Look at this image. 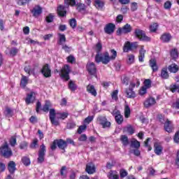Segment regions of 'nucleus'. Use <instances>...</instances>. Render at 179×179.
Masks as SVG:
<instances>
[{
  "mask_svg": "<svg viewBox=\"0 0 179 179\" xmlns=\"http://www.w3.org/2000/svg\"><path fill=\"white\" fill-rule=\"evenodd\" d=\"M110 54H112L110 57L108 52H106L103 56L100 55H96L95 62H96V64H100V62H102L103 65H107L110 61H114V59L117 58V51H115V50H110Z\"/></svg>",
  "mask_w": 179,
  "mask_h": 179,
  "instance_id": "obj_1",
  "label": "nucleus"
},
{
  "mask_svg": "<svg viewBox=\"0 0 179 179\" xmlns=\"http://www.w3.org/2000/svg\"><path fill=\"white\" fill-rule=\"evenodd\" d=\"M0 152L1 156L6 159H9V157L13 155V152H12V149L9 148L8 143H5L4 145L0 148Z\"/></svg>",
  "mask_w": 179,
  "mask_h": 179,
  "instance_id": "obj_2",
  "label": "nucleus"
},
{
  "mask_svg": "<svg viewBox=\"0 0 179 179\" xmlns=\"http://www.w3.org/2000/svg\"><path fill=\"white\" fill-rule=\"evenodd\" d=\"M134 35L136 38L141 40V41H150L151 40L150 37L146 36L145 31L141 29H136L134 30Z\"/></svg>",
  "mask_w": 179,
  "mask_h": 179,
  "instance_id": "obj_3",
  "label": "nucleus"
},
{
  "mask_svg": "<svg viewBox=\"0 0 179 179\" xmlns=\"http://www.w3.org/2000/svg\"><path fill=\"white\" fill-rule=\"evenodd\" d=\"M45 152H47V150L45 149V146L44 144H42L40 146V149L38 152L37 163L38 164H41L42 163H44V160L45 159Z\"/></svg>",
  "mask_w": 179,
  "mask_h": 179,
  "instance_id": "obj_4",
  "label": "nucleus"
},
{
  "mask_svg": "<svg viewBox=\"0 0 179 179\" xmlns=\"http://www.w3.org/2000/svg\"><path fill=\"white\" fill-rule=\"evenodd\" d=\"M69 72H71V69L69 68V65L66 64L64 65L62 69L60 71V76L62 79H64V80H69Z\"/></svg>",
  "mask_w": 179,
  "mask_h": 179,
  "instance_id": "obj_5",
  "label": "nucleus"
},
{
  "mask_svg": "<svg viewBox=\"0 0 179 179\" xmlns=\"http://www.w3.org/2000/svg\"><path fill=\"white\" fill-rule=\"evenodd\" d=\"M41 73L44 78H51V66L48 64H45L41 69Z\"/></svg>",
  "mask_w": 179,
  "mask_h": 179,
  "instance_id": "obj_6",
  "label": "nucleus"
},
{
  "mask_svg": "<svg viewBox=\"0 0 179 179\" xmlns=\"http://www.w3.org/2000/svg\"><path fill=\"white\" fill-rule=\"evenodd\" d=\"M132 31V27L129 24H126L122 28H119L117 31V36L121 34H128Z\"/></svg>",
  "mask_w": 179,
  "mask_h": 179,
  "instance_id": "obj_7",
  "label": "nucleus"
},
{
  "mask_svg": "<svg viewBox=\"0 0 179 179\" xmlns=\"http://www.w3.org/2000/svg\"><path fill=\"white\" fill-rule=\"evenodd\" d=\"M97 121L103 128H110V127H111V122H108L107 117L104 116H99L97 118Z\"/></svg>",
  "mask_w": 179,
  "mask_h": 179,
  "instance_id": "obj_8",
  "label": "nucleus"
},
{
  "mask_svg": "<svg viewBox=\"0 0 179 179\" xmlns=\"http://www.w3.org/2000/svg\"><path fill=\"white\" fill-rule=\"evenodd\" d=\"M55 109L52 108L50 109V115L49 118L50 120V122L52 125H55V127H58L59 125V122L55 119Z\"/></svg>",
  "mask_w": 179,
  "mask_h": 179,
  "instance_id": "obj_9",
  "label": "nucleus"
},
{
  "mask_svg": "<svg viewBox=\"0 0 179 179\" xmlns=\"http://www.w3.org/2000/svg\"><path fill=\"white\" fill-rule=\"evenodd\" d=\"M87 70L89 72L90 75L96 76V73H97V69L96 68V65L94 64V63H88L87 64Z\"/></svg>",
  "mask_w": 179,
  "mask_h": 179,
  "instance_id": "obj_10",
  "label": "nucleus"
},
{
  "mask_svg": "<svg viewBox=\"0 0 179 179\" xmlns=\"http://www.w3.org/2000/svg\"><path fill=\"white\" fill-rule=\"evenodd\" d=\"M31 12L34 17H38V16L43 13V8H41L40 6H36L32 10H31Z\"/></svg>",
  "mask_w": 179,
  "mask_h": 179,
  "instance_id": "obj_11",
  "label": "nucleus"
},
{
  "mask_svg": "<svg viewBox=\"0 0 179 179\" xmlns=\"http://www.w3.org/2000/svg\"><path fill=\"white\" fill-rule=\"evenodd\" d=\"M164 125V128L166 132H169V134H171V132H173L174 127H173L171 121L166 119Z\"/></svg>",
  "mask_w": 179,
  "mask_h": 179,
  "instance_id": "obj_12",
  "label": "nucleus"
},
{
  "mask_svg": "<svg viewBox=\"0 0 179 179\" xmlns=\"http://www.w3.org/2000/svg\"><path fill=\"white\" fill-rule=\"evenodd\" d=\"M115 30V24L109 23L104 27V31L106 34H113Z\"/></svg>",
  "mask_w": 179,
  "mask_h": 179,
  "instance_id": "obj_13",
  "label": "nucleus"
},
{
  "mask_svg": "<svg viewBox=\"0 0 179 179\" xmlns=\"http://www.w3.org/2000/svg\"><path fill=\"white\" fill-rule=\"evenodd\" d=\"M154 152L157 156H160L163 153V145L160 143H154Z\"/></svg>",
  "mask_w": 179,
  "mask_h": 179,
  "instance_id": "obj_14",
  "label": "nucleus"
},
{
  "mask_svg": "<svg viewBox=\"0 0 179 179\" xmlns=\"http://www.w3.org/2000/svg\"><path fill=\"white\" fill-rule=\"evenodd\" d=\"M132 48H136V45H135V43H131L129 41H127L124 45L123 51L124 52H128V51H131Z\"/></svg>",
  "mask_w": 179,
  "mask_h": 179,
  "instance_id": "obj_15",
  "label": "nucleus"
},
{
  "mask_svg": "<svg viewBox=\"0 0 179 179\" xmlns=\"http://www.w3.org/2000/svg\"><path fill=\"white\" fill-rule=\"evenodd\" d=\"M34 94H36L34 92H31L30 94H28L27 95V98L25 99V102L27 104L34 103V101L36 100V96H34Z\"/></svg>",
  "mask_w": 179,
  "mask_h": 179,
  "instance_id": "obj_16",
  "label": "nucleus"
},
{
  "mask_svg": "<svg viewBox=\"0 0 179 179\" xmlns=\"http://www.w3.org/2000/svg\"><path fill=\"white\" fill-rule=\"evenodd\" d=\"M155 104H156V99L152 97L147 99L144 102V106L146 108H149V107H152V106H155Z\"/></svg>",
  "mask_w": 179,
  "mask_h": 179,
  "instance_id": "obj_17",
  "label": "nucleus"
},
{
  "mask_svg": "<svg viewBox=\"0 0 179 179\" xmlns=\"http://www.w3.org/2000/svg\"><path fill=\"white\" fill-rule=\"evenodd\" d=\"M150 68L152 69V72H157L159 71V66H157V62L155 59H151L149 61Z\"/></svg>",
  "mask_w": 179,
  "mask_h": 179,
  "instance_id": "obj_18",
  "label": "nucleus"
},
{
  "mask_svg": "<svg viewBox=\"0 0 179 179\" xmlns=\"http://www.w3.org/2000/svg\"><path fill=\"white\" fill-rule=\"evenodd\" d=\"M8 170L10 174H13L16 171V163L13 161H10L8 165Z\"/></svg>",
  "mask_w": 179,
  "mask_h": 179,
  "instance_id": "obj_19",
  "label": "nucleus"
},
{
  "mask_svg": "<svg viewBox=\"0 0 179 179\" xmlns=\"http://www.w3.org/2000/svg\"><path fill=\"white\" fill-rule=\"evenodd\" d=\"M145 54H146V50L143 48V45L141 46V49L139 50V55H138V61L139 62H143L145 59Z\"/></svg>",
  "mask_w": 179,
  "mask_h": 179,
  "instance_id": "obj_20",
  "label": "nucleus"
},
{
  "mask_svg": "<svg viewBox=\"0 0 179 179\" xmlns=\"http://www.w3.org/2000/svg\"><path fill=\"white\" fill-rule=\"evenodd\" d=\"M125 93L127 94L126 97H127V99H135L136 96L132 88L126 89Z\"/></svg>",
  "mask_w": 179,
  "mask_h": 179,
  "instance_id": "obj_21",
  "label": "nucleus"
},
{
  "mask_svg": "<svg viewBox=\"0 0 179 179\" xmlns=\"http://www.w3.org/2000/svg\"><path fill=\"white\" fill-rule=\"evenodd\" d=\"M57 36L59 37L57 44H59V45H64V43H66V37L65 36V34L59 33L57 34Z\"/></svg>",
  "mask_w": 179,
  "mask_h": 179,
  "instance_id": "obj_22",
  "label": "nucleus"
},
{
  "mask_svg": "<svg viewBox=\"0 0 179 179\" xmlns=\"http://www.w3.org/2000/svg\"><path fill=\"white\" fill-rule=\"evenodd\" d=\"M160 40L162 43H170L171 40V34L165 33L161 36Z\"/></svg>",
  "mask_w": 179,
  "mask_h": 179,
  "instance_id": "obj_23",
  "label": "nucleus"
},
{
  "mask_svg": "<svg viewBox=\"0 0 179 179\" xmlns=\"http://www.w3.org/2000/svg\"><path fill=\"white\" fill-rule=\"evenodd\" d=\"M57 146L59 149H62V150H65L67 148L66 141H64L63 139L57 140Z\"/></svg>",
  "mask_w": 179,
  "mask_h": 179,
  "instance_id": "obj_24",
  "label": "nucleus"
},
{
  "mask_svg": "<svg viewBox=\"0 0 179 179\" xmlns=\"http://www.w3.org/2000/svg\"><path fill=\"white\" fill-rule=\"evenodd\" d=\"M167 69L169 71V72H171V73H177V72H178V71H179L178 65H177L176 64H172L169 65L167 67Z\"/></svg>",
  "mask_w": 179,
  "mask_h": 179,
  "instance_id": "obj_25",
  "label": "nucleus"
},
{
  "mask_svg": "<svg viewBox=\"0 0 179 179\" xmlns=\"http://www.w3.org/2000/svg\"><path fill=\"white\" fill-rule=\"evenodd\" d=\"M167 66L162 68L161 70L160 76L162 79H169L170 78V75L169 74V71H167Z\"/></svg>",
  "mask_w": 179,
  "mask_h": 179,
  "instance_id": "obj_26",
  "label": "nucleus"
},
{
  "mask_svg": "<svg viewBox=\"0 0 179 179\" xmlns=\"http://www.w3.org/2000/svg\"><path fill=\"white\" fill-rule=\"evenodd\" d=\"M87 91L88 92V93H90V94H92V96H94V97L97 96V91H96L94 85H88L87 86Z\"/></svg>",
  "mask_w": 179,
  "mask_h": 179,
  "instance_id": "obj_27",
  "label": "nucleus"
},
{
  "mask_svg": "<svg viewBox=\"0 0 179 179\" xmlns=\"http://www.w3.org/2000/svg\"><path fill=\"white\" fill-rule=\"evenodd\" d=\"M57 13L59 15L64 17V16L66 15V10L65 9V6H59L57 8Z\"/></svg>",
  "mask_w": 179,
  "mask_h": 179,
  "instance_id": "obj_28",
  "label": "nucleus"
},
{
  "mask_svg": "<svg viewBox=\"0 0 179 179\" xmlns=\"http://www.w3.org/2000/svg\"><path fill=\"white\" fill-rule=\"evenodd\" d=\"M108 178L109 179H120V176L115 171H110L108 173Z\"/></svg>",
  "mask_w": 179,
  "mask_h": 179,
  "instance_id": "obj_29",
  "label": "nucleus"
},
{
  "mask_svg": "<svg viewBox=\"0 0 179 179\" xmlns=\"http://www.w3.org/2000/svg\"><path fill=\"white\" fill-rule=\"evenodd\" d=\"M130 146L134 149H139V148H141V143L138 141V140L132 138Z\"/></svg>",
  "mask_w": 179,
  "mask_h": 179,
  "instance_id": "obj_30",
  "label": "nucleus"
},
{
  "mask_svg": "<svg viewBox=\"0 0 179 179\" xmlns=\"http://www.w3.org/2000/svg\"><path fill=\"white\" fill-rule=\"evenodd\" d=\"M85 171H87L88 174H93L96 173V169L94 168V166L92 164H87Z\"/></svg>",
  "mask_w": 179,
  "mask_h": 179,
  "instance_id": "obj_31",
  "label": "nucleus"
},
{
  "mask_svg": "<svg viewBox=\"0 0 179 179\" xmlns=\"http://www.w3.org/2000/svg\"><path fill=\"white\" fill-rule=\"evenodd\" d=\"M27 83H29V78H27L26 76H22L20 81L21 87H23V89H24V87L27 86Z\"/></svg>",
  "mask_w": 179,
  "mask_h": 179,
  "instance_id": "obj_32",
  "label": "nucleus"
},
{
  "mask_svg": "<svg viewBox=\"0 0 179 179\" xmlns=\"http://www.w3.org/2000/svg\"><path fill=\"white\" fill-rule=\"evenodd\" d=\"M68 115H69V113L68 112L57 113V118L58 120H65L68 118Z\"/></svg>",
  "mask_w": 179,
  "mask_h": 179,
  "instance_id": "obj_33",
  "label": "nucleus"
},
{
  "mask_svg": "<svg viewBox=\"0 0 179 179\" xmlns=\"http://www.w3.org/2000/svg\"><path fill=\"white\" fill-rule=\"evenodd\" d=\"M170 54L172 59H177L178 58V50L177 48L171 50Z\"/></svg>",
  "mask_w": 179,
  "mask_h": 179,
  "instance_id": "obj_34",
  "label": "nucleus"
},
{
  "mask_svg": "<svg viewBox=\"0 0 179 179\" xmlns=\"http://www.w3.org/2000/svg\"><path fill=\"white\" fill-rule=\"evenodd\" d=\"M120 141L123 146H128L129 145V140H128V136L125 135H122L120 137Z\"/></svg>",
  "mask_w": 179,
  "mask_h": 179,
  "instance_id": "obj_35",
  "label": "nucleus"
},
{
  "mask_svg": "<svg viewBox=\"0 0 179 179\" xmlns=\"http://www.w3.org/2000/svg\"><path fill=\"white\" fill-rule=\"evenodd\" d=\"M123 132H127L129 135H134L135 134V129L132 126L129 125L123 129Z\"/></svg>",
  "mask_w": 179,
  "mask_h": 179,
  "instance_id": "obj_36",
  "label": "nucleus"
},
{
  "mask_svg": "<svg viewBox=\"0 0 179 179\" xmlns=\"http://www.w3.org/2000/svg\"><path fill=\"white\" fill-rule=\"evenodd\" d=\"M51 107V102H50V101H46L42 110L43 111H44L45 113H48V111H50V108Z\"/></svg>",
  "mask_w": 179,
  "mask_h": 179,
  "instance_id": "obj_37",
  "label": "nucleus"
},
{
  "mask_svg": "<svg viewBox=\"0 0 179 179\" xmlns=\"http://www.w3.org/2000/svg\"><path fill=\"white\" fill-rule=\"evenodd\" d=\"M4 115L6 117L10 118V117H13V110L10 109V108H6V110L4 111Z\"/></svg>",
  "mask_w": 179,
  "mask_h": 179,
  "instance_id": "obj_38",
  "label": "nucleus"
},
{
  "mask_svg": "<svg viewBox=\"0 0 179 179\" xmlns=\"http://www.w3.org/2000/svg\"><path fill=\"white\" fill-rule=\"evenodd\" d=\"M24 72L28 73V75L30 76V75L33 74L34 75V69H31V66H27L24 68Z\"/></svg>",
  "mask_w": 179,
  "mask_h": 179,
  "instance_id": "obj_39",
  "label": "nucleus"
},
{
  "mask_svg": "<svg viewBox=\"0 0 179 179\" xmlns=\"http://www.w3.org/2000/svg\"><path fill=\"white\" fill-rule=\"evenodd\" d=\"M115 120L117 124H118V125H121V124H122V122H124V117H122V115L121 114L115 115Z\"/></svg>",
  "mask_w": 179,
  "mask_h": 179,
  "instance_id": "obj_40",
  "label": "nucleus"
},
{
  "mask_svg": "<svg viewBox=\"0 0 179 179\" xmlns=\"http://www.w3.org/2000/svg\"><path fill=\"white\" fill-rule=\"evenodd\" d=\"M127 62L129 65H131V64H134V62H135V55H128Z\"/></svg>",
  "mask_w": 179,
  "mask_h": 179,
  "instance_id": "obj_41",
  "label": "nucleus"
},
{
  "mask_svg": "<svg viewBox=\"0 0 179 179\" xmlns=\"http://www.w3.org/2000/svg\"><path fill=\"white\" fill-rule=\"evenodd\" d=\"M129 115H131V108H129V106L125 105L124 117H125V118H129Z\"/></svg>",
  "mask_w": 179,
  "mask_h": 179,
  "instance_id": "obj_42",
  "label": "nucleus"
},
{
  "mask_svg": "<svg viewBox=\"0 0 179 179\" xmlns=\"http://www.w3.org/2000/svg\"><path fill=\"white\" fill-rule=\"evenodd\" d=\"M69 89H70V90L72 92H75V90L78 89V85H76L73 81L71 80L69 83Z\"/></svg>",
  "mask_w": 179,
  "mask_h": 179,
  "instance_id": "obj_43",
  "label": "nucleus"
},
{
  "mask_svg": "<svg viewBox=\"0 0 179 179\" xmlns=\"http://www.w3.org/2000/svg\"><path fill=\"white\" fill-rule=\"evenodd\" d=\"M94 5L97 9H103V6H104V2L100 0H96Z\"/></svg>",
  "mask_w": 179,
  "mask_h": 179,
  "instance_id": "obj_44",
  "label": "nucleus"
},
{
  "mask_svg": "<svg viewBox=\"0 0 179 179\" xmlns=\"http://www.w3.org/2000/svg\"><path fill=\"white\" fill-rule=\"evenodd\" d=\"M170 90L172 92V93H176V92H178L179 93V85H171L170 86Z\"/></svg>",
  "mask_w": 179,
  "mask_h": 179,
  "instance_id": "obj_45",
  "label": "nucleus"
},
{
  "mask_svg": "<svg viewBox=\"0 0 179 179\" xmlns=\"http://www.w3.org/2000/svg\"><path fill=\"white\" fill-rule=\"evenodd\" d=\"M22 162L24 166H30V158L27 157H23L22 158Z\"/></svg>",
  "mask_w": 179,
  "mask_h": 179,
  "instance_id": "obj_46",
  "label": "nucleus"
},
{
  "mask_svg": "<svg viewBox=\"0 0 179 179\" xmlns=\"http://www.w3.org/2000/svg\"><path fill=\"white\" fill-rule=\"evenodd\" d=\"M157 27H159V24L157 23H153L150 26V31L152 33H155L157 31Z\"/></svg>",
  "mask_w": 179,
  "mask_h": 179,
  "instance_id": "obj_47",
  "label": "nucleus"
},
{
  "mask_svg": "<svg viewBox=\"0 0 179 179\" xmlns=\"http://www.w3.org/2000/svg\"><path fill=\"white\" fill-rule=\"evenodd\" d=\"M38 146V139L34 138L33 142L30 144L29 148L31 149H36Z\"/></svg>",
  "mask_w": 179,
  "mask_h": 179,
  "instance_id": "obj_48",
  "label": "nucleus"
},
{
  "mask_svg": "<svg viewBox=\"0 0 179 179\" xmlns=\"http://www.w3.org/2000/svg\"><path fill=\"white\" fill-rule=\"evenodd\" d=\"M143 87H145V89H150V87H152V80H150V79H146L144 80Z\"/></svg>",
  "mask_w": 179,
  "mask_h": 179,
  "instance_id": "obj_49",
  "label": "nucleus"
},
{
  "mask_svg": "<svg viewBox=\"0 0 179 179\" xmlns=\"http://www.w3.org/2000/svg\"><path fill=\"white\" fill-rule=\"evenodd\" d=\"M96 55H101V57H103L101 54H100V52L101 51V49L103 48V45H101V43H98L96 45Z\"/></svg>",
  "mask_w": 179,
  "mask_h": 179,
  "instance_id": "obj_50",
  "label": "nucleus"
},
{
  "mask_svg": "<svg viewBox=\"0 0 179 179\" xmlns=\"http://www.w3.org/2000/svg\"><path fill=\"white\" fill-rule=\"evenodd\" d=\"M45 21L47 22V23H52V22H54V15L52 14H49L45 17Z\"/></svg>",
  "mask_w": 179,
  "mask_h": 179,
  "instance_id": "obj_51",
  "label": "nucleus"
},
{
  "mask_svg": "<svg viewBox=\"0 0 179 179\" xmlns=\"http://www.w3.org/2000/svg\"><path fill=\"white\" fill-rule=\"evenodd\" d=\"M17 52H19V50L16 48H13L10 50V55L11 57H15Z\"/></svg>",
  "mask_w": 179,
  "mask_h": 179,
  "instance_id": "obj_52",
  "label": "nucleus"
},
{
  "mask_svg": "<svg viewBox=\"0 0 179 179\" xmlns=\"http://www.w3.org/2000/svg\"><path fill=\"white\" fill-rule=\"evenodd\" d=\"M29 122H31V124H37V122H38V119L36 116L32 115L29 118Z\"/></svg>",
  "mask_w": 179,
  "mask_h": 179,
  "instance_id": "obj_53",
  "label": "nucleus"
},
{
  "mask_svg": "<svg viewBox=\"0 0 179 179\" xmlns=\"http://www.w3.org/2000/svg\"><path fill=\"white\" fill-rule=\"evenodd\" d=\"M31 0H17V3L20 5V6H23L26 5L28 2H30Z\"/></svg>",
  "mask_w": 179,
  "mask_h": 179,
  "instance_id": "obj_54",
  "label": "nucleus"
},
{
  "mask_svg": "<svg viewBox=\"0 0 179 179\" xmlns=\"http://www.w3.org/2000/svg\"><path fill=\"white\" fill-rule=\"evenodd\" d=\"M69 24L72 29H75L76 27V19L73 18L69 20Z\"/></svg>",
  "mask_w": 179,
  "mask_h": 179,
  "instance_id": "obj_55",
  "label": "nucleus"
},
{
  "mask_svg": "<svg viewBox=\"0 0 179 179\" xmlns=\"http://www.w3.org/2000/svg\"><path fill=\"white\" fill-rule=\"evenodd\" d=\"M171 3L169 1H167L164 3V9H166V10H169V9H171Z\"/></svg>",
  "mask_w": 179,
  "mask_h": 179,
  "instance_id": "obj_56",
  "label": "nucleus"
},
{
  "mask_svg": "<svg viewBox=\"0 0 179 179\" xmlns=\"http://www.w3.org/2000/svg\"><path fill=\"white\" fill-rule=\"evenodd\" d=\"M60 174L65 178L66 177V166H62L60 170Z\"/></svg>",
  "mask_w": 179,
  "mask_h": 179,
  "instance_id": "obj_57",
  "label": "nucleus"
},
{
  "mask_svg": "<svg viewBox=\"0 0 179 179\" xmlns=\"http://www.w3.org/2000/svg\"><path fill=\"white\" fill-rule=\"evenodd\" d=\"M120 178H124V177H127L128 176V172L125 171V169H121L120 171Z\"/></svg>",
  "mask_w": 179,
  "mask_h": 179,
  "instance_id": "obj_58",
  "label": "nucleus"
},
{
  "mask_svg": "<svg viewBox=\"0 0 179 179\" xmlns=\"http://www.w3.org/2000/svg\"><path fill=\"white\" fill-rule=\"evenodd\" d=\"M86 128H87V127L85 124L80 126L78 129V134H82V132H83V131H86Z\"/></svg>",
  "mask_w": 179,
  "mask_h": 179,
  "instance_id": "obj_59",
  "label": "nucleus"
},
{
  "mask_svg": "<svg viewBox=\"0 0 179 179\" xmlns=\"http://www.w3.org/2000/svg\"><path fill=\"white\" fill-rule=\"evenodd\" d=\"M64 3L67 5H71V6H75V5H76V1L75 0H65Z\"/></svg>",
  "mask_w": 179,
  "mask_h": 179,
  "instance_id": "obj_60",
  "label": "nucleus"
},
{
  "mask_svg": "<svg viewBox=\"0 0 179 179\" xmlns=\"http://www.w3.org/2000/svg\"><path fill=\"white\" fill-rule=\"evenodd\" d=\"M172 108L179 110V99H177L176 101L172 104Z\"/></svg>",
  "mask_w": 179,
  "mask_h": 179,
  "instance_id": "obj_61",
  "label": "nucleus"
},
{
  "mask_svg": "<svg viewBox=\"0 0 179 179\" xmlns=\"http://www.w3.org/2000/svg\"><path fill=\"white\" fill-rule=\"evenodd\" d=\"M10 146H15L16 145V136H12L10 139Z\"/></svg>",
  "mask_w": 179,
  "mask_h": 179,
  "instance_id": "obj_62",
  "label": "nucleus"
},
{
  "mask_svg": "<svg viewBox=\"0 0 179 179\" xmlns=\"http://www.w3.org/2000/svg\"><path fill=\"white\" fill-rule=\"evenodd\" d=\"M173 141H174L175 143H179V131H177L175 134V136L173 137Z\"/></svg>",
  "mask_w": 179,
  "mask_h": 179,
  "instance_id": "obj_63",
  "label": "nucleus"
},
{
  "mask_svg": "<svg viewBox=\"0 0 179 179\" xmlns=\"http://www.w3.org/2000/svg\"><path fill=\"white\" fill-rule=\"evenodd\" d=\"M175 164H176V166L179 167V150H178V152L176 153V159H175Z\"/></svg>",
  "mask_w": 179,
  "mask_h": 179,
  "instance_id": "obj_64",
  "label": "nucleus"
}]
</instances>
